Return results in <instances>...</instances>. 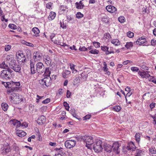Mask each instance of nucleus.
I'll return each mask as SVG.
<instances>
[{
    "instance_id": "6e6552de",
    "label": "nucleus",
    "mask_w": 156,
    "mask_h": 156,
    "mask_svg": "<svg viewBox=\"0 0 156 156\" xmlns=\"http://www.w3.org/2000/svg\"><path fill=\"white\" fill-rule=\"evenodd\" d=\"M148 71H144V70H143L142 71H139L138 72V74H140L141 77L143 78H147L151 76V75L148 74Z\"/></svg>"
},
{
    "instance_id": "393cba45",
    "label": "nucleus",
    "mask_w": 156,
    "mask_h": 156,
    "mask_svg": "<svg viewBox=\"0 0 156 156\" xmlns=\"http://www.w3.org/2000/svg\"><path fill=\"white\" fill-rule=\"evenodd\" d=\"M2 148H3V150H5V152L6 153H7L10 152L11 150L10 147L9 145L6 146H4Z\"/></svg>"
},
{
    "instance_id": "5fc2aeb1",
    "label": "nucleus",
    "mask_w": 156,
    "mask_h": 156,
    "mask_svg": "<svg viewBox=\"0 0 156 156\" xmlns=\"http://www.w3.org/2000/svg\"><path fill=\"white\" fill-rule=\"evenodd\" d=\"M24 42L23 43L25 44L27 46H30V47H33L34 46L33 44L30 43L28 42H26L25 41H24Z\"/></svg>"
},
{
    "instance_id": "c9c22d12",
    "label": "nucleus",
    "mask_w": 156,
    "mask_h": 156,
    "mask_svg": "<svg viewBox=\"0 0 156 156\" xmlns=\"http://www.w3.org/2000/svg\"><path fill=\"white\" fill-rule=\"evenodd\" d=\"M113 109L115 111L119 112L121 109V107L119 106H116L113 108Z\"/></svg>"
},
{
    "instance_id": "864d4df0",
    "label": "nucleus",
    "mask_w": 156,
    "mask_h": 156,
    "mask_svg": "<svg viewBox=\"0 0 156 156\" xmlns=\"http://www.w3.org/2000/svg\"><path fill=\"white\" fill-rule=\"evenodd\" d=\"M91 115H87L83 117V120H85L87 119H89L91 117Z\"/></svg>"
},
{
    "instance_id": "09e8293b",
    "label": "nucleus",
    "mask_w": 156,
    "mask_h": 156,
    "mask_svg": "<svg viewBox=\"0 0 156 156\" xmlns=\"http://www.w3.org/2000/svg\"><path fill=\"white\" fill-rule=\"evenodd\" d=\"M141 150L137 149L136 152V154L135 156H140L141 155Z\"/></svg>"
},
{
    "instance_id": "680f3d73",
    "label": "nucleus",
    "mask_w": 156,
    "mask_h": 156,
    "mask_svg": "<svg viewBox=\"0 0 156 156\" xmlns=\"http://www.w3.org/2000/svg\"><path fill=\"white\" fill-rule=\"evenodd\" d=\"M6 84L5 85V87H8L9 88H10V87H11L10 86V85L11 84V83L10 82H6L5 83Z\"/></svg>"
},
{
    "instance_id": "37998d69",
    "label": "nucleus",
    "mask_w": 156,
    "mask_h": 156,
    "mask_svg": "<svg viewBox=\"0 0 156 156\" xmlns=\"http://www.w3.org/2000/svg\"><path fill=\"white\" fill-rule=\"evenodd\" d=\"M104 65H105V66H104L103 67V68L104 69V71L107 72V74L108 75H109L110 74V72L108 71V69L107 68L106 63L105 62L104 63Z\"/></svg>"
},
{
    "instance_id": "4468645a",
    "label": "nucleus",
    "mask_w": 156,
    "mask_h": 156,
    "mask_svg": "<svg viewBox=\"0 0 156 156\" xmlns=\"http://www.w3.org/2000/svg\"><path fill=\"white\" fill-rule=\"evenodd\" d=\"M11 68L17 72H20L21 69L20 66L16 63L13 66L11 67Z\"/></svg>"
},
{
    "instance_id": "f3484780",
    "label": "nucleus",
    "mask_w": 156,
    "mask_h": 156,
    "mask_svg": "<svg viewBox=\"0 0 156 156\" xmlns=\"http://www.w3.org/2000/svg\"><path fill=\"white\" fill-rule=\"evenodd\" d=\"M26 133L22 130H18L16 131V135L20 137H23L26 135Z\"/></svg>"
},
{
    "instance_id": "39448f33",
    "label": "nucleus",
    "mask_w": 156,
    "mask_h": 156,
    "mask_svg": "<svg viewBox=\"0 0 156 156\" xmlns=\"http://www.w3.org/2000/svg\"><path fill=\"white\" fill-rule=\"evenodd\" d=\"M112 146L113 151L115 154H119L120 152V148L119 147L120 145L119 143L118 142H114Z\"/></svg>"
},
{
    "instance_id": "c85d7f7f",
    "label": "nucleus",
    "mask_w": 156,
    "mask_h": 156,
    "mask_svg": "<svg viewBox=\"0 0 156 156\" xmlns=\"http://www.w3.org/2000/svg\"><path fill=\"white\" fill-rule=\"evenodd\" d=\"M111 42L112 44H114L115 46H118L120 44L119 41L117 39H113L111 41Z\"/></svg>"
},
{
    "instance_id": "69168bd1",
    "label": "nucleus",
    "mask_w": 156,
    "mask_h": 156,
    "mask_svg": "<svg viewBox=\"0 0 156 156\" xmlns=\"http://www.w3.org/2000/svg\"><path fill=\"white\" fill-rule=\"evenodd\" d=\"M13 84V85H14L16 86H19L20 85V82H13L12 83Z\"/></svg>"
},
{
    "instance_id": "2eb2a0df",
    "label": "nucleus",
    "mask_w": 156,
    "mask_h": 156,
    "mask_svg": "<svg viewBox=\"0 0 156 156\" xmlns=\"http://www.w3.org/2000/svg\"><path fill=\"white\" fill-rule=\"evenodd\" d=\"M101 50L104 51L106 52V54L107 55L109 54L114 53V51H109L108 50V48L106 46H101Z\"/></svg>"
},
{
    "instance_id": "f8f14e48",
    "label": "nucleus",
    "mask_w": 156,
    "mask_h": 156,
    "mask_svg": "<svg viewBox=\"0 0 156 156\" xmlns=\"http://www.w3.org/2000/svg\"><path fill=\"white\" fill-rule=\"evenodd\" d=\"M127 149L128 150H132L133 151H134L136 149V147L134 145L133 143L132 142H130L126 147Z\"/></svg>"
},
{
    "instance_id": "a878e982",
    "label": "nucleus",
    "mask_w": 156,
    "mask_h": 156,
    "mask_svg": "<svg viewBox=\"0 0 156 156\" xmlns=\"http://www.w3.org/2000/svg\"><path fill=\"white\" fill-rule=\"evenodd\" d=\"M2 108L3 111H6L8 108V105L6 103H2Z\"/></svg>"
},
{
    "instance_id": "473e14b6",
    "label": "nucleus",
    "mask_w": 156,
    "mask_h": 156,
    "mask_svg": "<svg viewBox=\"0 0 156 156\" xmlns=\"http://www.w3.org/2000/svg\"><path fill=\"white\" fill-rule=\"evenodd\" d=\"M125 46L127 49L133 46V44L132 42H127Z\"/></svg>"
},
{
    "instance_id": "6ab92c4d",
    "label": "nucleus",
    "mask_w": 156,
    "mask_h": 156,
    "mask_svg": "<svg viewBox=\"0 0 156 156\" xmlns=\"http://www.w3.org/2000/svg\"><path fill=\"white\" fill-rule=\"evenodd\" d=\"M76 8L77 9H83L84 5L82 2V1H80L79 3L76 2L75 3Z\"/></svg>"
},
{
    "instance_id": "3c124183",
    "label": "nucleus",
    "mask_w": 156,
    "mask_h": 156,
    "mask_svg": "<svg viewBox=\"0 0 156 156\" xmlns=\"http://www.w3.org/2000/svg\"><path fill=\"white\" fill-rule=\"evenodd\" d=\"M79 50L82 51H87L88 50V49L85 47H80L79 48Z\"/></svg>"
},
{
    "instance_id": "e433bc0d",
    "label": "nucleus",
    "mask_w": 156,
    "mask_h": 156,
    "mask_svg": "<svg viewBox=\"0 0 156 156\" xmlns=\"http://www.w3.org/2000/svg\"><path fill=\"white\" fill-rule=\"evenodd\" d=\"M9 27L11 29L13 30H15L17 28L16 26L13 24H9Z\"/></svg>"
},
{
    "instance_id": "bb28decb",
    "label": "nucleus",
    "mask_w": 156,
    "mask_h": 156,
    "mask_svg": "<svg viewBox=\"0 0 156 156\" xmlns=\"http://www.w3.org/2000/svg\"><path fill=\"white\" fill-rule=\"evenodd\" d=\"M70 73V72L68 70H66L64 71L62 73V76L64 78H67V76Z\"/></svg>"
},
{
    "instance_id": "aec40b11",
    "label": "nucleus",
    "mask_w": 156,
    "mask_h": 156,
    "mask_svg": "<svg viewBox=\"0 0 156 156\" xmlns=\"http://www.w3.org/2000/svg\"><path fill=\"white\" fill-rule=\"evenodd\" d=\"M34 54L35 55H34L33 57L34 60H39L41 58V55H40L39 52H37L35 53H34Z\"/></svg>"
},
{
    "instance_id": "72a5a7b5",
    "label": "nucleus",
    "mask_w": 156,
    "mask_h": 156,
    "mask_svg": "<svg viewBox=\"0 0 156 156\" xmlns=\"http://www.w3.org/2000/svg\"><path fill=\"white\" fill-rule=\"evenodd\" d=\"M118 20L120 23H123L126 20L125 17L123 16L119 17L118 18Z\"/></svg>"
},
{
    "instance_id": "c756f323",
    "label": "nucleus",
    "mask_w": 156,
    "mask_h": 156,
    "mask_svg": "<svg viewBox=\"0 0 156 156\" xmlns=\"http://www.w3.org/2000/svg\"><path fill=\"white\" fill-rule=\"evenodd\" d=\"M17 88L18 87H10V88H9V89L8 90L7 92L9 93H10L12 92H13V91L17 90Z\"/></svg>"
},
{
    "instance_id": "9d476101",
    "label": "nucleus",
    "mask_w": 156,
    "mask_h": 156,
    "mask_svg": "<svg viewBox=\"0 0 156 156\" xmlns=\"http://www.w3.org/2000/svg\"><path fill=\"white\" fill-rule=\"evenodd\" d=\"M104 147L105 150L108 153H110L112 151V146L108 144H105Z\"/></svg>"
},
{
    "instance_id": "603ef678",
    "label": "nucleus",
    "mask_w": 156,
    "mask_h": 156,
    "mask_svg": "<svg viewBox=\"0 0 156 156\" xmlns=\"http://www.w3.org/2000/svg\"><path fill=\"white\" fill-rule=\"evenodd\" d=\"M11 45H5V50L6 51H8L10 50L11 48Z\"/></svg>"
},
{
    "instance_id": "cd10ccee",
    "label": "nucleus",
    "mask_w": 156,
    "mask_h": 156,
    "mask_svg": "<svg viewBox=\"0 0 156 156\" xmlns=\"http://www.w3.org/2000/svg\"><path fill=\"white\" fill-rule=\"evenodd\" d=\"M6 59L7 61V62L9 64L13 61V60L14 59V58H12V57H10V56L8 55L7 56V57L6 58Z\"/></svg>"
},
{
    "instance_id": "4c0bfd02",
    "label": "nucleus",
    "mask_w": 156,
    "mask_h": 156,
    "mask_svg": "<svg viewBox=\"0 0 156 156\" xmlns=\"http://www.w3.org/2000/svg\"><path fill=\"white\" fill-rule=\"evenodd\" d=\"M83 16V14L80 12H77L76 14V17L78 19L81 18Z\"/></svg>"
},
{
    "instance_id": "9b49d317",
    "label": "nucleus",
    "mask_w": 156,
    "mask_h": 156,
    "mask_svg": "<svg viewBox=\"0 0 156 156\" xmlns=\"http://www.w3.org/2000/svg\"><path fill=\"white\" fill-rule=\"evenodd\" d=\"M146 42V39L144 37H140L136 41L137 44L140 45H143L144 43H145Z\"/></svg>"
},
{
    "instance_id": "7ed1b4c3",
    "label": "nucleus",
    "mask_w": 156,
    "mask_h": 156,
    "mask_svg": "<svg viewBox=\"0 0 156 156\" xmlns=\"http://www.w3.org/2000/svg\"><path fill=\"white\" fill-rule=\"evenodd\" d=\"M102 144V142L101 140H98L97 141L94 146V149L95 152H99L101 151V150L103 149Z\"/></svg>"
},
{
    "instance_id": "de8ad7c7",
    "label": "nucleus",
    "mask_w": 156,
    "mask_h": 156,
    "mask_svg": "<svg viewBox=\"0 0 156 156\" xmlns=\"http://www.w3.org/2000/svg\"><path fill=\"white\" fill-rule=\"evenodd\" d=\"M59 153L57 154H55V156H65V154L62 151H59Z\"/></svg>"
},
{
    "instance_id": "2f4dec72",
    "label": "nucleus",
    "mask_w": 156,
    "mask_h": 156,
    "mask_svg": "<svg viewBox=\"0 0 156 156\" xmlns=\"http://www.w3.org/2000/svg\"><path fill=\"white\" fill-rule=\"evenodd\" d=\"M32 31L35 34H38L40 33V31L37 27H34L32 29Z\"/></svg>"
},
{
    "instance_id": "f704fd0d",
    "label": "nucleus",
    "mask_w": 156,
    "mask_h": 156,
    "mask_svg": "<svg viewBox=\"0 0 156 156\" xmlns=\"http://www.w3.org/2000/svg\"><path fill=\"white\" fill-rule=\"evenodd\" d=\"M18 56H20V57L22 58V61L23 62H26V60L25 56L23 54H18Z\"/></svg>"
},
{
    "instance_id": "49530a36",
    "label": "nucleus",
    "mask_w": 156,
    "mask_h": 156,
    "mask_svg": "<svg viewBox=\"0 0 156 156\" xmlns=\"http://www.w3.org/2000/svg\"><path fill=\"white\" fill-rule=\"evenodd\" d=\"M149 151L152 154H154L156 153V150L155 148H150Z\"/></svg>"
},
{
    "instance_id": "5701e85b",
    "label": "nucleus",
    "mask_w": 156,
    "mask_h": 156,
    "mask_svg": "<svg viewBox=\"0 0 156 156\" xmlns=\"http://www.w3.org/2000/svg\"><path fill=\"white\" fill-rule=\"evenodd\" d=\"M56 16V14L55 12H51L50 14L49 15L48 17V19L49 20H53L55 17Z\"/></svg>"
},
{
    "instance_id": "dca6fc26",
    "label": "nucleus",
    "mask_w": 156,
    "mask_h": 156,
    "mask_svg": "<svg viewBox=\"0 0 156 156\" xmlns=\"http://www.w3.org/2000/svg\"><path fill=\"white\" fill-rule=\"evenodd\" d=\"M44 80L45 82V85L46 86H49L51 82V78L50 76L45 77L44 78Z\"/></svg>"
},
{
    "instance_id": "7c9ffc66",
    "label": "nucleus",
    "mask_w": 156,
    "mask_h": 156,
    "mask_svg": "<svg viewBox=\"0 0 156 156\" xmlns=\"http://www.w3.org/2000/svg\"><path fill=\"white\" fill-rule=\"evenodd\" d=\"M140 135L141 134L138 133H136L135 135V138L136 141L138 143H139L140 140Z\"/></svg>"
},
{
    "instance_id": "58836bf2",
    "label": "nucleus",
    "mask_w": 156,
    "mask_h": 156,
    "mask_svg": "<svg viewBox=\"0 0 156 156\" xmlns=\"http://www.w3.org/2000/svg\"><path fill=\"white\" fill-rule=\"evenodd\" d=\"M127 36L129 38H132L134 36V34L131 31H129L127 33Z\"/></svg>"
},
{
    "instance_id": "6e6d98bb",
    "label": "nucleus",
    "mask_w": 156,
    "mask_h": 156,
    "mask_svg": "<svg viewBox=\"0 0 156 156\" xmlns=\"http://www.w3.org/2000/svg\"><path fill=\"white\" fill-rule=\"evenodd\" d=\"M52 4V3L51 2L48 3L46 5V8L47 9H50V8L51 7Z\"/></svg>"
},
{
    "instance_id": "13d9d810",
    "label": "nucleus",
    "mask_w": 156,
    "mask_h": 156,
    "mask_svg": "<svg viewBox=\"0 0 156 156\" xmlns=\"http://www.w3.org/2000/svg\"><path fill=\"white\" fill-rule=\"evenodd\" d=\"M102 20L103 22H105V23H107L108 21V19L107 18V17H103L102 19Z\"/></svg>"
},
{
    "instance_id": "c03bdc74",
    "label": "nucleus",
    "mask_w": 156,
    "mask_h": 156,
    "mask_svg": "<svg viewBox=\"0 0 156 156\" xmlns=\"http://www.w3.org/2000/svg\"><path fill=\"white\" fill-rule=\"evenodd\" d=\"M131 70L133 72H137L139 70V69L137 67H132L131 68Z\"/></svg>"
},
{
    "instance_id": "bf43d9fd",
    "label": "nucleus",
    "mask_w": 156,
    "mask_h": 156,
    "mask_svg": "<svg viewBox=\"0 0 156 156\" xmlns=\"http://www.w3.org/2000/svg\"><path fill=\"white\" fill-rule=\"evenodd\" d=\"M44 79L39 80V83L41 85H42L43 86H44V85H45V82H44Z\"/></svg>"
},
{
    "instance_id": "a19ab883",
    "label": "nucleus",
    "mask_w": 156,
    "mask_h": 156,
    "mask_svg": "<svg viewBox=\"0 0 156 156\" xmlns=\"http://www.w3.org/2000/svg\"><path fill=\"white\" fill-rule=\"evenodd\" d=\"M11 94L12 95L10 97L11 98V99L12 100H13L14 99V98H15L16 97H17V96L19 95V94L17 93H14L12 94Z\"/></svg>"
},
{
    "instance_id": "423d86ee",
    "label": "nucleus",
    "mask_w": 156,
    "mask_h": 156,
    "mask_svg": "<svg viewBox=\"0 0 156 156\" xmlns=\"http://www.w3.org/2000/svg\"><path fill=\"white\" fill-rule=\"evenodd\" d=\"M76 144V141L74 140H69L66 141L65 143V146L67 148H70L74 147Z\"/></svg>"
},
{
    "instance_id": "052dcab7",
    "label": "nucleus",
    "mask_w": 156,
    "mask_h": 156,
    "mask_svg": "<svg viewBox=\"0 0 156 156\" xmlns=\"http://www.w3.org/2000/svg\"><path fill=\"white\" fill-rule=\"evenodd\" d=\"M67 95L66 97L67 98H69L71 95V93L68 90H67Z\"/></svg>"
},
{
    "instance_id": "f257e3e1",
    "label": "nucleus",
    "mask_w": 156,
    "mask_h": 156,
    "mask_svg": "<svg viewBox=\"0 0 156 156\" xmlns=\"http://www.w3.org/2000/svg\"><path fill=\"white\" fill-rule=\"evenodd\" d=\"M13 72L11 69L7 70H3L1 71L0 74L1 78L4 80H9L12 76L11 73Z\"/></svg>"
},
{
    "instance_id": "b1692460",
    "label": "nucleus",
    "mask_w": 156,
    "mask_h": 156,
    "mask_svg": "<svg viewBox=\"0 0 156 156\" xmlns=\"http://www.w3.org/2000/svg\"><path fill=\"white\" fill-rule=\"evenodd\" d=\"M0 67L4 69H5V70H8L10 69L9 67L8 66L6 65L5 62H3L0 65Z\"/></svg>"
},
{
    "instance_id": "20e7f679",
    "label": "nucleus",
    "mask_w": 156,
    "mask_h": 156,
    "mask_svg": "<svg viewBox=\"0 0 156 156\" xmlns=\"http://www.w3.org/2000/svg\"><path fill=\"white\" fill-rule=\"evenodd\" d=\"M83 139V141L86 143V147H88L89 145H91L93 143V138L91 136L86 135L84 136Z\"/></svg>"
},
{
    "instance_id": "774afa93",
    "label": "nucleus",
    "mask_w": 156,
    "mask_h": 156,
    "mask_svg": "<svg viewBox=\"0 0 156 156\" xmlns=\"http://www.w3.org/2000/svg\"><path fill=\"white\" fill-rule=\"evenodd\" d=\"M151 117H152L154 119V124H156V115H154L151 116Z\"/></svg>"
},
{
    "instance_id": "0eeeda50",
    "label": "nucleus",
    "mask_w": 156,
    "mask_h": 156,
    "mask_svg": "<svg viewBox=\"0 0 156 156\" xmlns=\"http://www.w3.org/2000/svg\"><path fill=\"white\" fill-rule=\"evenodd\" d=\"M106 8L108 11L109 12L116 13L117 9L114 6L111 5H108L106 7Z\"/></svg>"
},
{
    "instance_id": "ddd939ff",
    "label": "nucleus",
    "mask_w": 156,
    "mask_h": 156,
    "mask_svg": "<svg viewBox=\"0 0 156 156\" xmlns=\"http://www.w3.org/2000/svg\"><path fill=\"white\" fill-rule=\"evenodd\" d=\"M23 99L22 96L20 95H19V94L17 97H16L15 98H14L13 100L16 103H19L22 101H23Z\"/></svg>"
},
{
    "instance_id": "f03ea898",
    "label": "nucleus",
    "mask_w": 156,
    "mask_h": 156,
    "mask_svg": "<svg viewBox=\"0 0 156 156\" xmlns=\"http://www.w3.org/2000/svg\"><path fill=\"white\" fill-rule=\"evenodd\" d=\"M36 69L38 73L40 74L44 73L45 71V67L41 62H38L36 65Z\"/></svg>"
},
{
    "instance_id": "0e129e2a",
    "label": "nucleus",
    "mask_w": 156,
    "mask_h": 156,
    "mask_svg": "<svg viewBox=\"0 0 156 156\" xmlns=\"http://www.w3.org/2000/svg\"><path fill=\"white\" fill-rule=\"evenodd\" d=\"M151 44L153 46H154L156 44V41L152 39L151 41Z\"/></svg>"
},
{
    "instance_id": "412c9836",
    "label": "nucleus",
    "mask_w": 156,
    "mask_h": 156,
    "mask_svg": "<svg viewBox=\"0 0 156 156\" xmlns=\"http://www.w3.org/2000/svg\"><path fill=\"white\" fill-rule=\"evenodd\" d=\"M44 59L46 60L45 61V62L46 63V64H47L48 65H49L51 66V65H52V64H51V60L50 58L49 57V56H48L47 55L45 56V57H44Z\"/></svg>"
},
{
    "instance_id": "e2e57ef3",
    "label": "nucleus",
    "mask_w": 156,
    "mask_h": 156,
    "mask_svg": "<svg viewBox=\"0 0 156 156\" xmlns=\"http://www.w3.org/2000/svg\"><path fill=\"white\" fill-rule=\"evenodd\" d=\"M11 121H12V123L14 126H16L18 120L16 119H14L12 120H11Z\"/></svg>"
},
{
    "instance_id": "a18cd8bd",
    "label": "nucleus",
    "mask_w": 156,
    "mask_h": 156,
    "mask_svg": "<svg viewBox=\"0 0 156 156\" xmlns=\"http://www.w3.org/2000/svg\"><path fill=\"white\" fill-rule=\"evenodd\" d=\"M84 137V136H77L76 137V139L80 141H81L83 140V141Z\"/></svg>"
},
{
    "instance_id": "ea45409f",
    "label": "nucleus",
    "mask_w": 156,
    "mask_h": 156,
    "mask_svg": "<svg viewBox=\"0 0 156 156\" xmlns=\"http://www.w3.org/2000/svg\"><path fill=\"white\" fill-rule=\"evenodd\" d=\"M93 43L94 45L96 48H98L100 47V44L99 42L94 41L93 42Z\"/></svg>"
},
{
    "instance_id": "4be33fe9",
    "label": "nucleus",
    "mask_w": 156,
    "mask_h": 156,
    "mask_svg": "<svg viewBox=\"0 0 156 156\" xmlns=\"http://www.w3.org/2000/svg\"><path fill=\"white\" fill-rule=\"evenodd\" d=\"M44 72V73L43 75L44 76H50L51 74V72L50 71L48 67L46 68L45 69V71Z\"/></svg>"
},
{
    "instance_id": "8fccbe9b",
    "label": "nucleus",
    "mask_w": 156,
    "mask_h": 156,
    "mask_svg": "<svg viewBox=\"0 0 156 156\" xmlns=\"http://www.w3.org/2000/svg\"><path fill=\"white\" fill-rule=\"evenodd\" d=\"M16 64V60L14 59L13 60V61H12L11 62H11L9 64V65L10 67V68H11V67L13 66Z\"/></svg>"
},
{
    "instance_id": "79ce46f5",
    "label": "nucleus",
    "mask_w": 156,
    "mask_h": 156,
    "mask_svg": "<svg viewBox=\"0 0 156 156\" xmlns=\"http://www.w3.org/2000/svg\"><path fill=\"white\" fill-rule=\"evenodd\" d=\"M89 53L92 54H98L99 53V51L96 49L94 50H91L90 51Z\"/></svg>"
},
{
    "instance_id": "a211bd4d",
    "label": "nucleus",
    "mask_w": 156,
    "mask_h": 156,
    "mask_svg": "<svg viewBox=\"0 0 156 156\" xmlns=\"http://www.w3.org/2000/svg\"><path fill=\"white\" fill-rule=\"evenodd\" d=\"M30 70L32 74H35L37 71L36 68L35 69L34 66V64L33 62H30Z\"/></svg>"
},
{
    "instance_id": "338daca9",
    "label": "nucleus",
    "mask_w": 156,
    "mask_h": 156,
    "mask_svg": "<svg viewBox=\"0 0 156 156\" xmlns=\"http://www.w3.org/2000/svg\"><path fill=\"white\" fill-rule=\"evenodd\" d=\"M69 66H70V68L71 69V70H73L74 69H75L74 67L75 66L73 64L70 63L69 64Z\"/></svg>"
},
{
    "instance_id": "1a4fd4ad",
    "label": "nucleus",
    "mask_w": 156,
    "mask_h": 156,
    "mask_svg": "<svg viewBox=\"0 0 156 156\" xmlns=\"http://www.w3.org/2000/svg\"><path fill=\"white\" fill-rule=\"evenodd\" d=\"M46 118L44 115H42L39 117L37 120V122L40 125H42L46 121Z\"/></svg>"
},
{
    "instance_id": "4d7b16f0",
    "label": "nucleus",
    "mask_w": 156,
    "mask_h": 156,
    "mask_svg": "<svg viewBox=\"0 0 156 156\" xmlns=\"http://www.w3.org/2000/svg\"><path fill=\"white\" fill-rule=\"evenodd\" d=\"M50 101V99L49 98H47L42 101V103L44 104H46L49 102Z\"/></svg>"
}]
</instances>
